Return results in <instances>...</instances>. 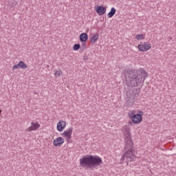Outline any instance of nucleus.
Returning <instances> with one entry per match:
<instances>
[{
    "mask_svg": "<svg viewBox=\"0 0 176 176\" xmlns=\"http://www.w3.org/2000/svg\"><path fill=\"white\" fill-rule=\"evenodd\" d=\"M148 78V73L145 69L140 68L138 70L128 69L125 72V80L129 87H137Z\"/></svg>",
    "mask_w": 176,
    "mask_h": 176,
    "instance_id": "f257e3e1",
    "label": "nucleus"
},
{
    "mask_svg": "<svg viewBox=\"0 0 176 176\" xmlns=\"http://www.w3.org/2000/svg\"><path fill=\"white\" fill-rule=\"evenodd\" d=\"M102 158L98 155H87L80 159V166L87 168H96L103 164Z\"/></svg>",
    "mask_w": 176,
    "mask_h": 176,
    "instance_id": "f03ea898",
    "label": "nucleus"
},
{
    "mask_svg": "<svg viewBox=\"0 0 176 176\" xmlns=\"http://www.w3.org/2000/svg\"><path fill=\"white\" fill-rule=\"evenodd\" d=\"M125 151V153L121 157L120 162L123 164L126 159V164H129V162H133L134 159H135V149L134 147H129Z\"/></svg>",
    "mask_w": 176,
    "mask_h": 176,
    "instance_id": "7ed1b4c3",
    "label": "nucleus"
},
{
    "mask_svg": "<svg viewBox=\"0 0 176 176\" xmlns=\"http://www.w3.org/2000/svg\"><path fill=\"white\" fill-rule=\"evenodd\" d=\"M122 132L124 133L125 141L124 149L133 148V146H134V144L133 143V140L131 139V133H130V128H128L127 126H124L122 128Z\"/></svg>",
    "mask_w": 176,
    "mask_h": 176,
    "instance_id": "20e7f679",
    "label": "nucleus"
},
{
    "mask_svg": "<svg viewBox=\"0 0 176 176\" xmlns=\"http://www.w3.org/2000/svg\"><path fill=\"white\" fill-rule=\"evenodd\" d=\"M128 116L135 124H138L142 122V115L134 114V111H129L128 113Z\"/></svg>",
    "mask_w": 176,
    "mask_h": 176,
    "instance_id": "39448f33",
    "label": "nucleus"
},
{
    "mask_svg": "<svg viewBox=\"0 0 176 176\" xmlns=\"http://www.w3.org/2000/svg\"><path fill=\"white\" fill-rule=\"evenodd\" d=\"M140 52H148V50H150L152 47V45L148 42L142 43L141 42L139 43L138 46Z\"/></svg>",
    "mask_w": 176,
    "mask_h": 176,
    "instance_id": "423d86ee",
    "label": "nucleus"
},
{
    "mask_svg": "<svg viewBox=\"0 0 176 176\" xmlns=\"http://www.w3.org/2000/svg\"><path fill=\"white\" fill-rule=\"evenodd\" d=\"M41 127V124L39 122H31V126L27 129V131H35V130H38Z\"/></svg>",
    "mask_w": 176,
    "mask_h": 176,
    "instance_id": "0eeeda50",
    "label": "nucleus"
},
{
    "mask_svg": "<svg viewBox=\"0 0 176 176\" xmlns=\"http://www.w3.org/2000/svg\"><path fill=\"white\" fill-rule=\"evenodd\" d=\"M18 68H21V69H27L28 66H27V65L23 62V60H21L17 65H14L12 67V69H17Z\"/></svg>",
    "mask_w": 176,
    "mask_h": 176,
    "instance_id": "6e6552de",
    "label": "nucleus"
},
{
    "mask_svg": "<svg viewBox=\"0 0 176 176\" xmlns=\"http://www.w3.org/2000/svg\"><path fill=\"white\" fill-rule=\"evenodd\" d=\"M67 126V122L65 121L61 120L59 122H58L56 129L58 131H64V129H65V126Z\"/></svg>",
    "mask_w": 176,
    "mask_h": 176,
    "instance_id": "1a4fd4ad",
    "label": "nucleus"
},
{
    "mask_svg": "<svg viewBox=\"0 0 176 176\" xmlns=\"http://www.w3.org/2000/svg\"><path fill=\"white\" fill-rule=\"evenodd\" d=\"M64 142V138L59 137L57 138L56 140H54L53 145L54 146H60V145H63Z\"/></svg>",
    "mask_w": 176,
    "mask_h": 176,
    "instance_id": "9d476101",
    "label": "nucleus"
},
{
    "mask_svg": "<svg viewBox=\"0 0 176 176\" xmlns=\"http://www.w3.org/2000/svg\"><path fill=\"white\" fill-rule=\"evenodd\" d=\"M73 131H74V127L70 126L67 129L63 131V133H62V135L63 137L72 136Z\"/></svg>",
    "mask_w": 176,
    "mask_h": 176,
    "instance_id": "9b49d317",
    "label": "nucleus"
},
{
    "mask_svg": "<svg viewBox=\"0 0 176 176\" xmlns=\"http://www.w3.org/2000/svg\"><path fill=\"white\" fill-rule=\"evenodd\" d=\"M96 12L99 16H102L107 12V8L101 6H98Z\"/></svg>",
    "mask_w": 176,
    "mask_h": 176,
    "instance_id": "f8f14e48",
    "label": "nucleus"
},
{
    "mask_svg": "<svg viewBox=\"0 0 176 176\" xmlns=\"http://www.w3.org/2000/svg\"><path fill=\"white\" fill-rule=\"evenodd\" d=\"M128 101L130 104H134V102L137 101V95L135 94L131 95L129 98Z\"/></svg>",
    "mask_w": 176,
    "mask_h": 176,
    "instance_id": "ddd939ff",
    "label": "nucleus"
},
{
    "mask_svg": "<svg viewBox=\"0 0 176 176\" xmlns=\"http://www.w3.org/2000/svg\"><path fill=\"white\" fill-rule=\"evenodd\" d=\"M89 39V36L86 33H82L80 35V42H86Z\"/></svg>",
    "mask_w": 176,
    "mask_h": 176,
    "instance_id": "4468645a",
    "label": "nucleus"
},
{
    "mask_svg": "<svg viewBox=\"0 0 176 176\" xmlns=\"http://www.w3.org/2000/svg\"><path fill=\"white\" fill-rule=\"evenodd\" d=\"M116 13V9L115 8H112L110 12L107 14L109 19H112V17L115 16Z\"/></svg>",
    "mask_w": 176,
    "mask_h": 176,
    "instance_id": "2eb2a0df",
    "label": "nucleus"
},
{
    "mask_svg": "<svg viewBox=\"0 0 176 176\" xmlns=\"http://www.w3.org/2000/svg\"><path fill=\"white\" fill-rule=\"evenodd\" d=\"M97 41H98V34H95L91 38V43H96V42H97Z\"/></svg>",
    "mask_w": 176,
    "mask_h": 176,
    "instance_id": "dca6fc26",
    "label": "nucleus"
},
{
    "mask_svg": "<svg viewBox=\"0 0 176 176\" xmlns=\"http://www.w3.org/2000/svg\"><path fill=\"white\" fill-rule=\"evenodd\" d=\"M61 74H63V72L59 69L55 72L54 75L56 78H60V76H61Z\"/></svg>",
    "mask_w": 176,
    "mask_h": 176,
    "instance_id": "f3484780",
    "label": "nucleus"
},
{
    "mask_svg": "<svg viewBox=\"0 0 176 176\" xmlns=\"http://www.w3.org/2000/svg\"><path fill=\"white\" fill-rule=\"evenodd\" d=\"M144 35L143 34H138L135 36V39H138V41H141L142 39H144Z\"/></svg>",
    "mask_w": 176,
    "mask_h": 176,
    "instance_id": "a211bd4d",
    "label": "nucleus"
},
{
    "mask_svg": "<svg viewBox=\"0 0 176 176\" xmlns=\"http://www.w3.org/2000/svg\"><path fill=\"white\" fill-rule=\"evenodd\" d=\"M18 1L17 0H11L10 1V5H12V6H16V5H17Z\"/></svg>",
    "mask_w": 176,
    "mask_h": 176,
    "instance_id": "6ab92c4d",
    "label": "nucleus"
},
{
    "mask_svg": "<svg viewBox=\"0 0 176 176\" xmlns=\"http://www.w3.org/2000/svg\"><path fill=\"white\" fill-rule=\"evenodd\" d=\"M66 138V141L67 142H68L69 144H71L72 142V136H65Z\"/></svg>",
    "mask_w": 176,
    "mask_h": 176,
    "instance_id": "aec40b11",
    "label": "nucleus"
},
{
    "mask_svg": "<svg viewBox=\"0 0 176 176\" xmlns=\"http://www.w3.org/2000/svg\"><path fill=\"white\" fill-rule=\"evenodd\" d=\"M74 50H79L80 49V45L75 44L73 47Z\"/></svg>",
    "mask_w": 176,
    "mask_h": 176,
    "instance_id": "412c9836",
    "label": "nucleus"
},
{
    "mask_svg": "<svg viewBox=\"0 0 176 176\" xmlns=\"http://www.w3.org/2000/svg\"><path fill=\"white\" fill-rule=\"evenodd\" d=\"M83 60L85 61H87V60H89V58L87 56H83Z\"/></svg>",
    "mask_w": 176,
    "mask_h": 176,
    "instance_id": "4be33fe9",
    "label": "nucleus"
},
{
    "mask_svg": "<svg viewBox=\"0 0 176 176\" xmlns=\"http://www.w3.org/2000/svg\"><path fill=\"white\" fill-rule=\"evenodd\" d=\"M84 47H86V43H85L83 45Z\"/></svg>",
    "mask_w": 176,
    "mask_h": 176,
    "instance_id": "5701e85b",
    "label": "nucleus"
},
{
    "mask_svg": "<svg viewBox=\"0 0 176 176\" xmlns=\"http://www.w3.org/2000/svg\"><path fill=\"white\" fill-rule=\"evenodd\" d=\"M139 113H144V112H142V111H140V112H139Z\"/></svg>",
    "mask_w": 176,
    "mask_h": 176,
    "instance_id": "b1692460",
    "label": "nucleus"
},
{
    "mask_svg": "<svg viewBox=\"0 0 176 176\" xmlns=\"http://www.w3.org/2000/svg\"><path fill=\"white\" fill-rule=\"evenodd\" d=\"M0 113H2V110H0Z\"/></svg>",
    "mask_w": 176,
    "mask_h": 176,
    "instance_id": "393cba45",
    "label": "nucleus"
}]
</instances>
